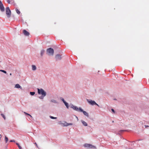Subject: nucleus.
I'll return each instance as SVG.
<instances>
[{
  "mask_svg": "<svg viewBox=\"0 0 149 149\" xmlns=\"http://www.w3.org/2000/svg\"><path fill=\"white\" fill-rule=\"evenodd\" d=\"M23 33L26 36H29V33L25 30H24L23 31Z\"/></svg>",
  "mask_w": 149,
  "mask_h": 149,
  "instance_id": "obj_7",
  "label": "nucleus"
},
{
  "mask_svg": "<svg viewBox=\"0 0 149 149\" xmlns=\"http://www.w3.org/2000/svg\"><path fill=\"white\" fill-rule=\"evenodd\" d=\"M3 4L1 2V1L0 0V5Z\"/></svg>",
  "mask_w": 149,
  "mask_h": 149,
  "instance_id": "obj_30",
  "label": "nucleus"
},
{
  "mask_svg": "<svg viewBox=\"0 0 149 149\" xmlns=\"http://www.w3.org/2000/svg\"><path fill=\"white\" fill-rule=\"evenodd\" d=\"M44 96H41L39 97V98H40V99H43L44 98Z\"/></svg>",
  "mask_w": 149,
  "mask_h": 149,
  "instance_id": "obj_27",
  "label": "nucleus"
},
{
  "mask_svg": "<svg viewBox=\"0 0 149 149\" xmlns=\"http://www.w3.org/2000/svg\"><path fill=\"white\" fill-rule=\"evenodd\" d=\"M16 144L17 146L19 149H22V147L20 146L19 143H16Z\"/></svg>",
  "mask_w": 149,
  "mask_h": 149,
  "instance_id": "obj_14",
  "label": "nucleus"
},
{
  "mask_svg": "<svg viewBox=\"0 0 149 149\" xmlns=\"http://www.w3.org/2000/svg\"><path fill=\"white\" fill-rule=\"evenodd\" d=\"M0 71L4 73H6V72L4 70H0Z\"/></svg>",
  "mask_w": 149,
  "mask_h": 149,
  "instance_id": "obj_23",
  "label": "nucleus"
},
{
  "mask_svg": "<svg viewBox=\"0 0 149 149\" xmlns=\"http://www.w3.org/2000/svg\"><path fill=\"white\" fill-rule=\"evenodd\" d=\"M111 110L112 112H115L114 111V110L113 109H112Z\"/></svg>",
  "mask_w": 149,
  "mask_h": 149,
  "instance_id": "obj_31",
  "label": "nucleus"
},
{
  "mask_svg": "<svg viewBox=\"0 0 149 149\" xmlns=\"http://www.w3.org/2000/svg\"><path fill=\"white\" fill-rule=\"evenodd\" d=\"M10 142H15V141L14 140H11L10 141Z\"/></svg>",
  "mask_w": 149,
  "mask_h": 149,
  "instance_id": "obj_26",
  "label": "nucleus"
},
{
  "mask_svg": "<svg viewBox=\"0 0 149 149\" xmlns=\"http://www.w3.org/2000/svg\"><path fill=\"white\" fill-rule=\"evenodd\" d=\"M84 113V114L85 115V116H88V112H83Z\"/></svg>",
  "mask_w": 149,
  "mask_h": 149,
  "instance_id": "obj_20",
  "label": "nucleus"
},
{
  "mask_svg": "<svg viewBox=\"0 0 149 149\" xmlns=\"http://www.w3.org/2000/svg\"><path fill=\"white\" fill-rule=\"evenodd\" d=\"M1 134H0V139H1Z\"/></svg>",
  "mask_w": 149,
  "mask_h": 149,
  "instance_id": "obj_34",
  "label": "nucleus"
},
{
  "mask_svg": "<svg viewBox=\"0 0 149 149\" xmlns=\"http://www.w3.org/2000/svg\"><path fill=\"white\" fill-rule=\"evenodd\" d=\"M15 87L17 88H22V87L21 86L19 85L18 84H17L15 85Z\"/></svg>",
  "mask_w": 149,
  "mask_h": 149,
  "instance_id": "obj_11",
  "label": "nucleus"
},
{
  "mask_svg": "<svg viewBox=\"0 0 149 149\" xmlns=\"http://www.w3.org/2000/svg\"><path fill=\"white\" fill-rule=\"evenodd\" d=\"M10 75H11L12 74L11 73H10Z\"/></svg>",
  "mask_w": 149,
  "mask_h": 149,
  "instance_id": "obj_35",
  "label": "nucleus"
},
{
  "mask_svg": "<svg viewBox=\"0 0 149 149\" xmlns=\"http://www.w3.org/2000/svg\"><path fill=\"white\" fill-rule=\"evenodd\" d=\"M0 9L2 11H4L5 9L3 4L0 5Z\"/></svg>",
  "mask_w": 149,
  "mask_h": 149,
  "instance_id": "obj_10",
  "label": "nucleus"
},
{
  "mask_svg": "<svg viewBox=\"0 0 149 149\" xmlns=\"http://www.w3.org/2000/svg\"><path fill=\"white\" fill-rule=\"evenodd\" d=\"M81 122L83 125L85 126H87V123L84 121L83 120H81Z\"/></svg>",
  "mask_w": 149,
  "mask_h": 149,
  "instance_id": "obj_13",
  "label": "nucleus"
},
{
  "mask_svg": "<svg viewBox=\"0 0 149 149\" xmlns=\"http://www.w3.org/2000/svg\"><path fill=\"white\" fill-rule=\"evenodd\" d=\"M24 113H25V114L26 115H28L30 116L31 118H32V116L31 115H30L29 114H28L25 112H24Z\"/></svg>",
  "mask_w": 149,
  "mask_h": 149,
  "instance_id": "obj_25",
  "label": "nucleus"
},
{
  "mask_svg": "<svg viewBox=\"0 0 149 149\" xmlns=\"http://www.w3.org/2000/svg\"><path fill=\"white\" fill-rule=\"evenodd\" d=\"M50 117L52 119H56L57 118L56 117H54L51 116H50Z\"/></svg>",
  "mask_w": 149,
  "mask_h": 149,
  "instance_id": "obj_24",
  "label": "nucleus"
},
{
  "mask_svg": "<svg viewBox=\"0 0 149 149\" xmlns=\"http://www.w3.org/2000/svg\"><path fill=\"white\" fill-rule=\"evenodd\" d=\"M55 58L57 60L61 59V55L60 54H57L55 56Z\"/></svg>",
  "mask_w": 149,
  "mask_h": 149,
  "instance_id": "obj_9",
  "label": "nucleus"
},
{
  "mask_svg": "<svg viewBox=\"0 0 149 149\" xmlns=\"http://www.w3.org/2000/svg\"><path fill=\"white\" fill-rule=\"evenodd\" d=\"M6 12L8 17H10L11 15V11L8 7L6 8Z\"/></svg>",
  "mask_w": 149,
  "mask_h": 149,
  "instance_id": "obj_5",
  "label": "nucleus"
},
{
  "mask_svg": "<svg viewBox=\"0 0 149 149\" xmlns=\"http://www.w3.org/2000/svg\"><path fill=\"white\" fill-rule=\"evenodd\" d=\"M63 124L64 126H67L69 125H72V123H68L66 122H65Z\"/></svg>",
  "mask_w": 149,
  "mask_h": 149,
  "instance_id": "obj_8",
  "label": "nucleus"
},
{
  "mask_svg": "<svg viewBox=\"0 0 149 149\" xmlns=\"http://www.w3.org/2000/svg\"><path fill=\"white\" fill-rule=\"evenodd\" d=\"M145 127H149V126L148 125H145Z\"/></svg>",
  "mask_w": 149,
  "mask_h": 149,
  "instance_id": "obj_33",
  "label": "nucleus"
},
{
  "mask_svg": "<svg viewBox=\"0 0 149 149\" xmlns=\"http://www.w3.org/2000/svg\"><path fill=\"white\" fill-rule=\"evenodd\" d=\"M35 144H36V146L37 147H38V145H37V144L36 143H35Z\"/></svg>",
  "mask_w": 149,
  "mask_h": 149,
  "instance_id": "obj_32",
  "label": "nucleus"
},
{
  "mask_svg": "<svg viewBox=\"0 0 149 149\" xmlns=\"http://www.w3.org/2000/svg\"><path fill=\"white\" fill-rule=\"evenodd\" d=\"M64 103L65 106L67 108H68L69 107L68 103H67L66 102H64Z\"/></svg>",
  "mask_w": 149,
  "mask_h": 149,
  "instance_id": "obj_15",
  "label": "nucleus"
},
{
  "mask_svg": "<svg viewBox=\"0 0 149 149\" xmlns=\"http://www.w3.org/2000/svg\"><path fill=\"white\" fill-rule=\"evenodd\" d=\"M32 70H35L36 69V68L35 65H33L32 66Z\"/></svg>",
  "mask_w": 149,
  "mask_h": 149,
  "instance_id": "obj_12",
  "label": "nucleus"
},
{
  "mask_svg": "<svg viewBox=\"0 0 149 149\" xmlns=\"http://www.w3.org/2000/svg\"><path fill=\"white\" fill-rule=\"evenodd\" d=\"M7 2L8 3H10V0H7Z\"/></svg>",
  "mask_w": 149,
  "mask_h": 149,
  "instance_id": "obj_29",
  "label": "nucleus"
},
{
  "mask_svg": "<svg viewBox=\"0 0 149 149\" xmlns=\"http://www.w3.org/2000/svg\"><path fill=\"white\" fill-rule=\"evenodd\" d=\"M61 100L63 101V103H64V102H65V100H64V99H63V98H62V99H61Z\"/></svg>",
  "mask_w": 149,
  "mask_h": 149,
  "instance_id": "obj_28",
  "label": "nucleus"
},
{
  "mask_svg": "<svg viewBox=\"0 0 149 149\" xmlns=\"http://www.w3.org/2000/svg\"><path fill=\"white\" fill-rule=\"evenodd\" d=\"M87 101L88 102L91 104V105H97L98 106H99V105L97 104L95 101L92 100H87Z\"/></svg>",
  "mask_w": 149,
  "mask_h": 149,
  "instance_id": "obj_4",
  "label": "nucleus"
},
{
  "mask_svg": "<svg viewBox=\"0 0 149 149\" xmlns=\"http://www.w3.org/2000/svg\"><path fill=\"white\" fill-rule=\"evenodd\" d=\"M45 52V51L43 50H42L41 51V53H40V54L41 56H42L43 54H44V53Z\"/></svg>",
  "mask_w": 149,
  "mask_h": 149,
  "instance_id": "obj_16",
  "label": "nucleus"
},
{
  "mask_svg": "<svg viewBox=\"0 0 149 149\" xmlns=\"http://www.w3.org/2000/svg\"><path fill=\"white\" fill-rule=\"evenodd\" d=\"M71 107L75 110L78 111L85 112V111H84L81 107L78 108L77 107L74 106L73 105H72L71 106Z\"/></svg>",
  "mask_w": 149,
  "mask_h": 149,
  "instance_id": "obj_1",
  "label": "nucleus"
},
{
  "mask_svg": "<svg viewBox=\"0 0 149 149\" xmlns=\"http://www.w3.org/2000/svg\"><path fill=\"white\" fill-rule=\"evenodd\" d=\"M84 146L85 147H86L90 148H95V146L88 144H84Z\"/></svg>",
  "mask_w": 149,
  "mask_h": 149,
  "instance_id": "obj_6",
  "label": "nucleus"
},
{
  "mask_svg": "<svg viewBox=\"0 0 149 149\" xmlns=\"http://www.w3.org/2000/svg\"><path fill=\"white\" fill-rule=\"evenodd\" d=\"M47 52L49 55H53L54 53V49L51 48H48L47 50Z\"/></svg>",
  "mask_w": 149,
  "mask_h": 149,
  "instance_id": "obj_2",
  "label": "nucleus"
},
{
  "mask_svg": "<svg viewBox=\"0 0 149 149\" xmlns=\"http://www.w3.org/2000/svg\"><path fill=\"white\" fill-rule=\"evenodd\" d=\"M5 139L6 143L8 141V138L7 136H5Z\"/></svg>",
  "mask_w": 149,
  "mask_h": 149,
  "instance_id": "obj_18",
  "label": "nucleus"
},
{
  "mask_svg": "<svg viewBox=\"0 0 149 149\" xmlns=\"http://www.w3.org/2000/svg\"><path fill=\"white\" fill-rule=\"evenodd\" d=\"M1 115L3 117V118L4 119V120H5L6 119V117H5V115L3 114H1Z\"/></svg>",
  "mask_w": 149,
  "mask_h": 149,
  "instance_id": "obj_21",
  "label": "nucleus"
},
{
  "mask_svg": "<svg viewBox=\"0 0 149 149\" xmlns=\"http://www.w3.org/2000/svg\"><path fill=\"white\" fill-rule=\"evenodd\" d=\"M15 10L16 11V12L18 14H20V11L17 8H16Z\"/></svg>",
  "mask_w": 149,
  "mask_h": 149,
  "instance_id": "obj_17",
  "label": "nucleus"
},
{
  "mask_svg": "<svg viewBox=\"0 0 149 149\" xmlns=\"http://www.w3.org/2000/svg\"><path fill=\"white\" fill-rule=\"evenodd\" d=\"M51 102L54 103H57V102L54 100H51Z\"/></svg>",
  "mask_w": 149,
  "mask_h": 149,
  "instance_id": "obj_19",
  "label": "nucleus"
},
{
  "mask_svg": "<svg viewBox=\"0 0 149 149\" xmlns=\"http://www.w3.org/2000/svg\"><path fill=\"white\" fill-rule=\"evenodd\" d=\"M38 93L39 94H41V95L43 96H45L46 95V93L42 89H40L39 88L38 89Z\"/></svg>",
  "mask_w": 149,
  "mask_h": 149,
  "instance_id": "obj_3",
  "label": "nucleus"
},
{
  "mask_svg": "<svg viewBox=\"0 0 149 149\" xmlns=\"http://www.w3.org/2000/svg\"><path fill=\"white\" fill-rule=\"evenodd\" d=\"M35 94V93L34 92H30V94L32 95H34Z\"/></svg>",
  "mask_w": 149,
  "mask_h": 149,
  "instance_id": "obj_22",
  "label": "nucleus"
}]
</instances>
